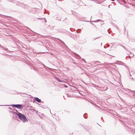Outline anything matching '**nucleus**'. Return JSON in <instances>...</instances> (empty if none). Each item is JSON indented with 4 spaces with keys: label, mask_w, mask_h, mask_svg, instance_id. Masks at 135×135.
I'll list each match as a JSON object with an SVG mask.
<instances>
[{
    "label": "nucleus",
    "mask_w": 135,
    "mask_h": 135,
    "mask_svg": "<svg viewBox=\"0 0 135 135\" xmlns=\"http://www.w3.org/2000/svg\"><path fill=\"white\" fill-rule=\"evenodd\" d=\"M92 84L93 85V86L94 87H95V88L97 87V88H100V87H99V86L98 85H95V84Z\"/></svg>",
    "instance_id": "obj_8"
},
{
    "label": "nucleus",
    "mask_w": 135,
    "mask_h": 135,
    "mask_svg": "<svg viewBox=\"0 0 135 135\" xmlns=\"http://www.w3.org/2000/svg\"><path fill=\"white\" fill-rule=\"evenodd\" d=\"M120 62H122L121 61H120ZM122 63H123V62H122Z\"/></svg>",
    "instance_id": "obj_37"
},
{
    "label": "nucleus",
    "mask_w": 135,
    "mask_h": 135,
    "mask_svg": "<svg viewBox=\"0 0 135 135\" xmlns=\"http://www.w3.org/2000/svg\"><path fill=\"white\" fill-rule=\"evenodd\" d=\"M79 30L80 31H78L77 30L76 31V32H77V33H80V31L81 30V29H78L77 30Z\"/></svg>",
    "instance_id": "obj_13"
},
{
    "label": "nucleus",
    "mask_w": 135,
    "mask_h": 135,
    "mask_svg": "<svg viewBox=\"0 0 135 135\" xmlns=\"http://www.w3.org/2000/svg\"><path fill=\"white\" fill-rule=\"evenodd\" d=\"M94 25V26H95V28L97 27L95 25Z\"/></svg>",
    "instance_id": "obj_32"
},
{
    "label": "nucleus",
    "mask_w": 135,
    "mask_h": 135,
    "mask_svg": "<svg viewBox=\"0 0 135 135\" xmlns=\"http://www.w3.org/2000/svg\"><path fill=\"white\" fill-rule=\"evenodd\" d=\"M38 68H39L40 69H41V68L40 67H38Z\"/></svg>",
    "instance_id": "obj_30"
},
{
    "label": "nucleus",
    "mask_w": 135,
    "mask_h": 135,
    "mask_svg": "<svg viewBox=\"0 0 135 135\" xmlns=\"http://www.w3.org/2000/svg\"><path fill=\"white\" fill-rule=\"evenodd\" d=\"M3 50H5V51H7L8 50V49L7 48H4V49H3Z\"/></svg>",
    "instance_id": "obj_15"
},
{
    "label": "nucleus",
    "mask_w": 135,
    "mask_h": 135,
    "mask_svg": "<svg viewBox=\"0 0 135 135\" xmlns=\"http://www.w3.org/2000/svg\"><path fill=\"white\" fill-rule=\"evenodd\" d=\"M8 108L9 109H11V110H13V109H12V108H10V107H9Z\"/></svg>",
    "instance_id": "obj_20"
},
{
    "label": "nucleus",
    "mask_w": 135,
    "mask_h": 135,
    "mask_svg": "<svg viewBox=\"0 0 135 135\" xmlns=\"http://www.w3.org/2000/svg\"><path fill=\"white\" fill-rule=\"evenodd\" d=\"M120 45L122 47H123L124 49L125 50H126V47H125V46H123V45Z\"/></svg>",
    "instance_id": "obj_11"
},
{
    "label": "nucleus",
    "mask_w": 135,
    "mask_h": 135,
    "mask_svg": "<svg viewBox=\"0 0 135 135\" xmlns=\"http://www.w3.org/2000/svg\"><path fill=\"white\" fill-rule=\"evenodd\" d=\"M16 104H12V105H4V106H11L12 107H15L16 106ZM0 106H3L2 105H0Z\"/></svg>",
    "instance_id": "obj_7"
},
{
    "label": "nucleus",
    "mask_w": 135,
    "mask_h": 135,
    "mask_svg": "<svg viewBox=\"0 0 135 135\" xmlns=\"http://www.w3.org/2000/svg\"><path fill=\"white\" fill-rule=\"evenodd\" d=\"M7 16V17H11H11H10V16Z\"/></svg>",
    "instance_id": "obj_25"
},
{
    "label": "nucleus",
    "mask_w": 135,
    "mask_h": 135,
    "mask_svg": "<svg viewBox=\"0 0 135 135\" xmlns=\"http://www.w3.org/2000/svg\"><path fill=\"white\" fill-rule=\"evenodd\" d=\"M130 52L131 53V52Z\"/></svg>",
    "instance_id": "obj_39"
},
{
    "label": "nucleus",
    "mask_w": 135,
    "mask_h": 135,
    "mask_svg": "<svg viewBox=\"0 0 135 135\" xmlns=\"http://www.w3.org/2000/svg\"><path fill=\"white\" fill-rule=\"evenodd\" d=\"M41 64H42L41 65L42 66H44V68L45 69H46L47 70L48 69H51L50 68H49L47 67V66H45L42 63H41Z\"/></svg>",
    "instance_id": "obj_6"
},
{
    "label": "nucleus",
    "mask_w": 135,
    "mask_h": 135,
    "mask_svg": "<svg viewBox=\"0 0 135 135\" xmlns=\"http://www.w3.org/2000/svg\"><path fill=\"white\" fill-rule=\"evenodd\" d=\"M16 112H17V110H16Z\"/></svg>",
    "instance_id": "obj_38"
},
{
    "label": "nucleus",
    "mask_w": 135,
    "mask_h": 135,
    "mask_svg": "<svg viewBox=\"0 0 135 135\" xmlns=\"http://www.w3.org/2000/svg\"><path fill=\"white\" fill-rule=\"evenodd\" d=\"M56 80L58 81L59 82H61L62 81L61 80H60L59 78H56Z\"/></svg>",
    "instance_id": "obj_14"
},
{
    "label": "nucleus",
    "mask_w": 135,
    "mask_h": 135,
    "mask_svg": "<svg viewBox=\"0 0 135 135\" xmlns=\"http://www.w3.org/2000/svg\"><path fill=\"white\" fill-rule=\"evenodd\" d=\"M57 39H58V40H59L61 41V42L62 43V44H63L64 45H65V43L63 41H61V40H60L59 38H58Z\"/></svg>",
    "instance_id": "obj_12"
},
{
    "label": "nucleus",
    "mask_w": 135,
    "mask_h": 135,
    "mask_svg": "<svg viewBox=\"0 0 135 135\" xmlns=\"http://www.w3.org/2000/svg\"><path fill=\"white\" fill-rule=\"evenodd\" d=\"M135 132V130H134L133 131V132Z\"/></svg>",
    "instance_id": "obj_31"
},
{
    "label": "nucleus",
    "mask_w": 135,
    "mask_h": 135,
    "mask_svg": "<svg viewBox=\"0 0 135 135\" xmlns=\"http://www.w3.org/2000/svg\"><path fill=\"white\" fill-rule=\"evenodd\" d=\"M2 0H0V2H1Z\"/></svg>",
    "instance_id": "obj_34"
},
{
    "label": "nucleus",
    "mask_w": 135,
    "mask_h": 135,
    "mask_svg": "<svg viewBox=\"0 0 135 135\" xmlns=\"http://www.w3.org/2000/svg\"><path fill=\"white\" fill-rule=\"evenodd\" d=\"M112 0V1H113V0Z\"/></svg>",
    "instance_id": "obj_40"
},
{
    "label": "nucleus",
    "mask_w": 135,
    "mask_h": 135,
    "mask_svg": "<svg viewBox=\"0 0 135 135\" xmlns=\"http://www.w3.org/2000/svg\"><path fill=\"white\" fill-rule=\"evenodd\" d=\"M100 20H98L97 21H100Z\"/></svg>",
    "instance_id": "obj_33"
},
{
    "label": "nucleus",
    "mask_w": 135,
    "mask_h": 135,
    "mask_svg": "<svg viewBox=\"0 0 135 135\" xmlns=\"http://www.w3.org/2000/svg\"><path fill=\"white\" fill-rule=\"evenodd\" d=\"M83 116L85 118H87V114L86 113L84 114L83 115Z\"/></svg>",
    "instance_id": "obj_9"
},
{
    "label": "nucleus",
    "mask_w": 135,
    "mask_h": 135,
    "mask_svg": "<svg viewBox=\"0 0 135 135\" xmlns=\"http://www.w3.org/2000/svg\"><path fill=\"white\" fill-rule=\"evenodd\" d=\"M18 112L17 113L13 112V118L15 119H18Z\"/></svg>",
    "instance_id": "obj_2"
},
{
    "label": "nucleus",
    "mask_w": 135,
    "mask_h": 135,
    "mask_svg": "<svg viewBox=\"0 0 135 135\" xmlns=\"http://www.w3.org/2000/svg\"><path fill=\"white\" fill-rule=\"evenodd\" d=\"M107 31H108V32L109 33H110V32H109V31H108V30Z\"/></svg>",
    "instance_id": "obj_29"
},
{
    "label": "nucleus",
    "mask_w": 135,
    "mask_h": 135,
    "mask_svg": "<svg viewBox=\"0 0 135 135\" xmlns=\"http://www.w3.org/2000/svg\"><path fill=\"white\" fill-rule=\"evenodd\" d=\"M76 55L79 58H80V56L78 54H76Z\"/></svg>",
    "instance_id": "obj_16"
},
{
    "label": "nucleus",
    "mask_w": 135,
    "mask_h": 135,
    "mask_svg": "<svg viewBox=\"0 0 135 135\" xmlns=\"http://www.w3.org/2000/svg\"><path fill=\"white\" fill-rule=\"evenodd\" d=\"M82 60H83V61H84L85 63H86V61L84 59H83Z\"/></svg>",
    "instance_id": "obj_18"
},
{
    "label": "nucleus",
    "mask_w": 135,
    "mask_h": 135,
    "mask_svg": "<svg viewBox=\"0 0 135 135\" xmlns=\"http://www.w3.org/2000/svg\"><path fill=\"white\" fill-rule=\"evenodd\" d=\"M34 99L37 102L39 103H41L42 102V101L41 100L39 99L38 98L35 97L34 98Z\"/></svg>",
    "instance_id": "obj_4"
},
{
    "label": "nucleus",
    "mask_w": 135,
    "mask_h": 135,
    "mask_svg": "<svg viewBox=\"0 0 135 135\" xmlns=\"http://www.w3.org/2000/svg\"><path fill=\"white\" fill-rule=\"evenodd\" d=\"M22 4V6H25V5L24 4H23L22 3V4Z\"/></svg>",
    "instance_id": "obj_22"
},
{
    "label": "nucleus",
    "mask_w": 135,
    "mask_h": 135,
    "mask_svg": "<svg viewBox=\"0 0 135 135\" xmlns=\"http://www.w3.org/2000/svg\"><path fill=\"white\" fill-rule=\"evenodd\" d=\"M129 57L130 58H131V56H129Z\"/></svg>",
    "instance_id": "obj_35"
},
{
    "label": "nucleus",
    "mask_w": 135,
    "mask_h": 135,
    "mask_svg": "<svg viewBox=\"0 0 135 135\" xmlns=\"http://www.w3.org/2000/svg\"><path fill=\"white\" fill-rule=\"evenodd\" d=\"M33 69L34 70H36V68H35L34 67H33Z\"/></svg>",
    "instance_id": "obj_19"
},
{
    "label": "nucleus",
    "mask_w": 135,
    "mask_h": 135,
    "mask_svg": "<svg viewBox=\"0 0 135 135\" xmlns=\"http://www.w3.org/2000/svg\"><path fill=\"white\" fill-rule=\"evenodd\" d=\"M29 29H30V30H31V31H32L31 30V29H30V28H29Z\"/></svg>",
    "instance_id": "obj_36"
},
{
    "label": "nucleus",
    "mask_w": 135,
    "mask_h": 135,
    "mask_svg": "<svg viewBox=\"0 0 135 135\" xmlns=\"http://www.w3.org/2000/svg\"><path fill=\"white\" fill-rule=\"evenodd\" d=\"M15 107L19 109H21L22 108V105L21 104H16Z\"/></svg>",
    "instance_id": "obj_3"
},
{
    "label": "nucleus",
    "mask_w": 135,
    "mask_h": 135,
    "mask_svg": "<svg viewBox=\"0 0 135 135\" xmlns=\"http://www.w3.org/2000/svg\"><path fill=\"white\" fill-rule=\"evenodd\" d=\"M100 65V64H97L95 66H97L98 65Z\"/></svg>",
    "instance_id": "obj_27"
},
{
    "label": "nucleus",
    "mask_w": 135,
    "mask_h": 135,
    "mask_svg": "<svg viewBox=\"0 0 135 135\" xmlns=\"http://www.w3.org/2000/svg\"><path fill=\"white\" fill-rule=\"evenodd\" d=\"M98 62H99L100 63V62L99 61H94L93 62V63L94 64H96V63H98Z\"/></svg>",
    "instance_id": "obj_10"
},
{
    "label": "nucleus",
    "mask_w": 135,
    "mask_h": 135,
    "mask_svg": "<svg viewBox=\"0 0 135 135\" xmlns=\"http://www.w3.org/2000/svg\"><path fill=\"white\" fill-rule=\"evenodd\" d=\"M45 19V21L46 22L47 21H46V20L45 19V18H44Z\"/></svg>",
    "instance_id": "obj_24"
},
{
    "label": "nucleus",
    "mask_w": 135,
    "mask_h": 135,
    "mask_svg": "<svg viewBox=\"0 0 135 135\" xmlns=\"http://www.w3.org/2000/svg\"><path fill=\"white\" fill-rule=\"evenodd\" d=\"M0 47L2 48V49H4V47L2 46V45H0Z\"/></svg>",
    "instance_id": "obj_17"
},
{
    "label": "nucleus",
    "mask_w": 135,
    "mask_h": 135,
    "mask_svg": "<svg viewBox=\"0 0 135 135\" xmlns=\"http://www.w3.org/2000/svg\"><path fill=\"white\" fill-rule=\"evenodd\" d=\"M18 116L19 118L23 122L28 121L26 116L24 114L18 112Z\"/></svg>",
    "instance_id": "obj_1"
},
{
    "label": "nucleus",
    "mask_w": 135,
    "mask_h": 135,
    "mask_svg": "<svg viewBox=\"0 0 135 135\" xmlns=\"http://www.w3.org/2000/svg\"><path fill=\"white\" fill-rule=\"evenodd\" d=\"M100 88H101L100 90L102 91H104L108 89L107 87L105 86H104L103 87H101Z\"/></svg>",
    "instance_id": "obj_5"
},
{
    "label": "nucleus",
    "mask_w": 135,
    "mask_h": 135,
    "mask_svg": "<svg viewBox=\"0 0 135 135\" xmlns=\"http://www.w3.org/2000/svg\"><path fill=\"white\" fill-rule=\"evenodd\" d=\"M10 112L12 113L13 114V112H13V111H10Z\"/></svg>",
    "instance_id": "obj_21"
},
{
    "label": "nucleus",
    "mask_w": 135,
    "mask_h": 135,
    "mask_svg": "<svg viewBox=\"0 0 135 135\" xmlns=\"http://www.w3.org/2000/svg\"><path fill=\"white\" fill-rule=\"evenodd\" d=\"M37 19L39 20H41L42 19V18H38Z\"/></svg>",
    "instance_id": "obj_23"
},
{
    "label": "nucleus",
    "mask_w": 135,
    "mask_h": 135,
    "mask_svg": "<svg viewBox=\"0 0 135 135\" xmlns=\"http://www.w3.org/2000/svg\"><path fill=\"white\" fill-rule=\"evenodd\" d=\"M97 21H94L93 22H97Z\"/></svg>",
    "instance_id": "obj_28"
},
{
    "label": "nucleus",
    "mask_w": 135,
    "mask_h": 135,
    "mask_svg": "<svg viewBox=\"0 0 135 135\" xmlns=\"http://www.w3.org/2000/svg\"><path fill=\"white\" fill-rule=\"evenodd\" d=\"M111 44L112 45V46L113 45V43H111Z\"/></svg>",
    "instance_id": "obj_26"
}]
</instances>
